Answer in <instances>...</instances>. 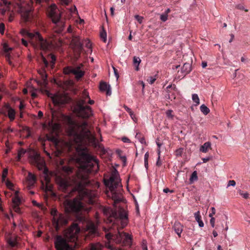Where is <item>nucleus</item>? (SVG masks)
Wrapping results in <instances>:
<instances>
[{
	"label": "nucleus",
	"mask_w": 250,
	"mask_h": 250,
	"mask_svg": "<svg viewBox=\"0 0 250 250\" xmlns=\"http://www.w3.org/2000/svg\"><path fill=\"white\" fill-rule=\"evenodd\" d=\"M82 158L81 169L75 171L70 167H64L63 169L66 175L56 177V183L64 192L71 195L74 192L78 193L79 198L66 200L64 206L66 213L75 217V219H89L87 215L91 208L90 205L95 202L96 192L85 188V186L90 183L89 173L97 172L99 169L98 161L94 156L83 152Z\"/></svg>",
	"instance_id": "f257e3e1"
},
{
	"label": "nucleus",
	"mask_w": 250,
	"mask_h": 250,
	"mask_svg": "<svg viewBox=\"0 0 250 250\" xmlns=\"http://www.w3.org/2000/svg\"><path fill=\"white\" fill-rule=\"evenodd\" d=\"M52 118L54 122L53 130H58L61 127V123L68 126L70 134L77 138L80 142L84 140L95 141V138L88 128L87 123L85 121L78 123L67 115L55 110H52Z\"/></svg>",
	"instance_id": "f03ea898"
},
{
	"label": "nucleus",
	"mask_w": 250,
	"mask_h": 250,
	"mask_svg": "<svg viewBox=\"0 0 250 250\" xmlns=\"http://www.w3.org/2000/svg\"><path fill=\"white\" fill-rule=\"evenodd\" d=\"M81 231L80 226L76 223L69 227L64 232V237L61 235H57L55 238L54 245L57 250H73L74 248L68 243L67 241L75 242L78 238Z\"/></svg>",
	"instance_id": "7ed1b4c3"
},
{
	"label": "nucleus",
	"mask_w": 250,
	"mask_h": 250,
	"mask_svg": "<svg viewBox=\"0 0 250 250\" xmlns=\"http://www.w3.org/2000/svg\"><path fill=\"white\" fill-rule=\"evenodd\" d=\"M105 185L108 188L109 190L106 192L107 196L111 198L114 206L123 200V194L118 187L120 186L121 180L119 174L112 173L109 179L104 180Z\"/></svg>",
	"instance_id": "20e7f679"
},
{
	"label": "nucleus",
	"mask_w": 250,
	"mask_h": 250,
	"mask_svg": "<svg viewBox=\"0 0 250 250\" xmlns=\"http://www.w3.org/2000/svg\"><path fill=\"white\" fill-rule=\"evenodd\" d=\"M21 33L22 36L28 38L34 47L39 48L44 51L48 50L51 48V43L44 39L39 32L30 33L27 30L22 29L21 31Z\"/></svg>",
	"instance_id": "39448f33"
},
{
	"label": "nucleus",
	"mask_w": 250,
	"mask_h": 250,
	"mask_svg": "<svg viewBox=\"0 0 250 250\" xmlns=\"http://www.w3.org/2000/svg\"><path fill=\"white\" fill-rule=\"evenodd\" d=\"M48 17L51 20L53 23L54 31L57 33H61L64 29L65 25V19L61 17L59 10L55 4L49 6L47 9Z\"/></svg>",
	"instance_id": "423d86ee"
},
{
	"label": "nucleus",
	"mask_w": 250,
	"mask_h": 250,
	"mask_svg": "<svg viewBox=\"0 0 250 250\" xmlns=\"http://www.w3.org/2000/svg\"><path fill=\"white\" fill-rule=\"evenodd\" d=\"M128 220H106L107 227H103V229L105 232L106 239L112 237L113 233L120 231V229L124 228L128 224Z\"/></svg>",
	"instance_id": "0eeeda50"
},
{
	"label": "nucleus",
	"mask_w": 250,
	"mask_h": 250,
	"mask_svg": "<svg viewBox=\"0 0 250 250\" xmlns=\"http://www.w3.org/2000/svg\"><path fill=\"white\" fill-rule=\"evenodd\" d=\"M51 140L54 141L55 143L56 148L55 153L57 157H60L64 154L70 153L75 148V147L70 142H59L54 137H52Z\"/></svg>",
	"instance_id": "6e6552de"
},
{
	"label": "nucleus",
	"mask_w": 250,
	"mask_h": 250,
	"mask_svg": "<svg viewBox=\"0 0 250 250\" xmlns=\"http://www.w3.org/2000/svg\"><path fill=\"white\" fill-rule=\"evenodd\" d=\"M116 233H113L112 237L110 239H107V240L113 239L117 244H121L123 246L131 247L132 242V237L131 235L127 233L124 231L117 232Z\"/></svg>",
	"instance_id": "1a4fd4ad"
},
{
	"label": "nucleus",
	"mask_w": 250,
	"mask_h": 250,
	"mask_svg": "<svg viewBox=\"0 0 250 250\" xmlns=\"http://www.w3.org/2000/svg\"><path fill=\"white\" fill-rule=\"evenodd\" d=\"M85 99L81 98L79 99L76 104V111L78 115L83 119L89 118L92 115L91 108L88 105H85Z\"/></svg>",
	"instance_id": "9d476101"
},
{
	"label": "nucleus",
	"mask_w": 250,
	"mask_h": 250,
	"mask_svg": "<svg viewBox=\"0 0 250 250\" xmlns=\"http://www.w3.org/2000/svg\"><path fill=\"white\" fill-rule=\"evenodd\" d=\"M31 159L38 169L43 171L44 180L47 183L49 182V175L50 174V172L47 167H46L44 161L41 159L40 155L36 153L31 156Z\"/></svg>",
	"instance_id": "9b49d317"
},
{
	"label": "nucleus",
	"mask_w": 250,
	"mask_h": 250,
	"mask_svg": "<svg viewBox=\"0 0 250 250\" xmlns=\"http://www.w3.org/2000/svg\"><path fill=\"white\" fill-rule=\"evenodd\" d=\"M103 213L109 218L114 217V219H128V214L126 210L123 208H119L117 211L113 210L110 208H104Z\"/></svg>",
	"instance_id": "f8f14e48"
},
{
	"label": "nucleus",
	"mask_w": 250,
	"mask_h": 250,
	"mask_svg": "<svg viewBox=\"0 0 250 250\" xmlns=\"http://www.w3.org/2000/svg\"><path fill=\"white\" fill-rule=\"evenodd\" d=\"M83 66L82 64L75 67L67 66L63 68V73L66 75L73 74L75 75L76 79L79 80L84 75V71L81 69Z\"/></svg>",
	"instance_id": "ddd939ff"
},
{
	"label": "nucleus",
	"mask_w": 250,
	"mask_h": 250,
	"mask_svg": "<svg viewBox=\"0 0 250 250\" xmlns=\"http://www.w3.org/2000/svg\"><path fill=\"white\" fill-rule=\"evenodd\" d=\"M19 12L21 15L22 20L24 22H32L34 20V16L32 7L30 6L25 7L21 6L19 7Z\"/></svg>",
	"instance_id": "4468645a"
},
{
	"label": "nucleus",
	"mask_w": 250,
	"mask_h": 250,
	"mask_svg": "<svg viewBox=\"0 0 250 250\" xmlns=\"http://www.w3.org/2000/svg\"><path fill=\"white\" fill-rule=\"evenodd\" d=\"M52 100L55 105L61 106L68 103L70 99L65 95L57 94L52 97Z\"/></svg>",
	"instance_id": "2eb2a0df"
},
{
	"label": "nucleus",
	"mask_w": 250,
	"mask_h": 250,
	"mask_svg": "<svg viewBox=\"0 0 250 250\" xmlns=\"http://www.w3.org/2000/svg\"><path fill=\"white\" fill-rule=\"evenodd\" d=\"M80 222H83V221L85 222L86 226L85 229L88 231L91 235H96L97 234V226L95 223L90 221L91 220H79Z\"/></svg>",
	"instance_id": "dca6fc26"
},
{
	"label": "nucleus",
	"mask_w": 250,
	"mask_h": 250,
	"mask_svg": "<svg viewBox=\"0 0 250 250\" xmlns=\"http://www.w3.org/2000/svg\"><path fill=\"white\" fill-rule=\"evenodd\" d=\"M71 43L74 45L76 51L79 56L83 49V43L78 37H74L72 40Z\"/></svg>",
	"instance_id": "f3484780"
},
{
	"label": "nucleus",
	"mask_w": 250,
	"mask_h": 250,
	"mask_svg": "<svg viewBox=\"0 0 250 250\" xmlns=\"http://www.w3.org/2000/svg\"><path fill=\"white\" fill-rule=\"evenodd\" d=\"M36 181V178L35 175L29 173L27 177V186L29 189L31 188L34 186Z\"/></svg>",
	"instance_id": "a211bd4d"
},
{
	"label": "nucleus",
	"mask_w": 250,
	"mask_h": 250,
	"mask_svg": "<svg viewBox=\"0 0 250 250\" xmlns=\"http://www.w3.org/2000/svg\"><path fill=\"white\" fill-rule=\"evenodd\" d=\"M173 229L178 236L180 237L181 234L183 231V226L182 224L178 221H176L174 223Z\"/></svg>",
	"instance_id": "6ab92c4d"
},
{
	"label": "nucleus",
	"mask_w": 250,
	"mask_h": 250,
	"mask_svg": "<svg viewBox=\"0 0 250 250\" xmlns=\"http://www.w3.org/2000/svg\"><path fill=\"white\" fill-rule=\"evenodd\" d=\"M100 89L102 91H106L107 95H110L111 94L110 86L105 82L100 83Z\"/></svg>",
	"instance_id": "aec40b11"
},
{
	"label": "nucleus",
	"mask_w": 250,
	"mask_h": 250,
	"mask_svg": "<svg viewBox=\"0 0 250 250\" xmlns=\"http://www.w3.org/2000/svg\"><path fill=\"white\" fill-rule=\"evenodd\" d=\"M8 109V117L11 121L14 120L15 118L16 112L9 105H7L6 106Z\"/></svg>",
	"instance_id": "412c9836"
},
{
	"label": "nucleus",
	"mask_w": 250,
	"mask_h": 250,
	"mask_svg": "<svg viewBox=\"0 0 250 250\" xmlns=\"http://www.w3.org/2000/svg\"><path fill=\"white\" fill-rule=\"evenodd\" d=\"M17 237L15 235H11L7 239V243L9 245L13 248L17 245Z\"/></svg>",
	"instance_id": "4be33fe9"
},
{
	"label": "nucleus",
	"mask_w": 250,
	"mask_h": 250,
	"mask_svg": "<svg viewBox=\"0 0 250 250\" xmlns=\"http://www.w3.org/2000/svg\"><path fill=\"white\" fill-rule=\"evenodd\" d=\"M53 225L54 226L56 229L58 230L61 227L60 224L62 223V221H63V223L64 225H66L67 223L68 220H52Z\"/></svg>",
	"instance_id": "5701e85b"
},
{
	"label": "nucleus",
	"mask_w": 250,
	"mask_h": 250,
	"mask_svg": "<svg viewBox=\"0 0 250 250\" xmlns=\"http://www.w3.org/2000/svg\"><path fill=\"white\" fill-rule=\"evenodd\" d=\"M191 70V65L189 63H184L181 69L182 72L185 73V74L189 73Z\"/></svg>",
	"instance_id": "b1692460"
},
{
	"label": "nucleus",
	"mask_w": 250,
	"mask_h": 250,
	"mask_svg": "<svg viewBox=\"0 0 250 250\" xmlns=\"http://www.w3.org/2000/svg\"><path fill=\"white\" fill-rule=\"evenodd\" d=\"M208 149H211V143L209 142H206L200 147V151L202 152L206 153Z\"/></svg>",
	"instance_id": "393cba45"
},
{
	"label": "nucleus",
	"mask_w": 250,
	"mask_h": 250,
	"mask_svg": "<svg viewBox=\"0 0 250 250\" xmlns=\"http://www.w3.org/2000/svg\"><path fill=\"white\" fill-rule=\"evenodd\" d=\"M103 247V246L98 243L93 244L91 245L90 250H102Z\"/></svg>",
	"instance_id": "a878e982"
},
{
	"label": "nucleus",
	"mask_w": 250,
	"mask_h": 250,
	"mask_svg": "<svg viewBox=\"0 0 250 250\" xmlns=\"http://www.w3.org/2000/svg\"><path fill=\"white\" fill-rule=\"evenodd\" d=\"M26 152V150L22 148H21L18 153V156L17 157V161H20L21 157H22L24 154Z\"/></svg>",
	"instance_id": "bb28decb"
},
{
	"label": "nucleus",
	"mask_w": 250,
	"mask_h": 250,
	"mask_svg": "<svg viewBox=\"0 0 250 250\" xmlns=\"http://www.w3.org/2000/svg\"><path fill=\"white\" fill-rule=\"evenodd\" d=\"M141 62V59L139 57H134L133 58V63L135 67V70L138 71L139 65Z\"/></svg>",
	"instance_id": "cd10ccee"
},
{
	"label": "nucleus",
	"mask_w": 250,
	"mask_h": 250,
	"mask_svg": "<svg viewBox=\"0 0 250 250\" xmlns=\"http://www.w3.org/2000/svg\"><path fill=\"white\" fill-rule=\"evenodd\" d=\"M198 180L197 172L196 171H194L191 174L190 177L189 181L190 184L193 183L194 181H196Z\"/></svg>",
	"instance_id": "c85d7f7f"
},
{
	"label": "nucleus",
	"mask_w": 250,
	"mask_h": 250,
	"mask_svg": "<svg viewBox=\"0 0 250 250\" xmlns=\"http://www.w3.org/2000/svg\"><path fill=\"white\" fill-rule=\"evenodd\" d=\"M201 111L205 115H207L210 111L209 109L205 104H202L200 106Z\"/></svg>",
	"instance_id": "c756f323"
},
{
	"label": "nucleus",
	"mask_w": 250,
	"mask_h": 250,
	"mask_svg": "<svg viewBox=\"0 0 250 250\" xmlns=\"http://www.w3.org/2000/svg\"><path fill=\"white\" fill-rule=\"evenodd\" d=\"M39 74L41 76L42 81L44 83H45L47 80V74L44 70H40L39 72Z\"/></svg>",
	"instance_id": "7c9ffc66"
},
{
	"label": "nucleus",
	"mask_w": 250,
	"mask_h": 250,
	"mask_svg": "<svg viewBox=\"0 0 250 250\" xmlns=\"http://www.w3.org/2000/svg\"><path fill=\"white\" fill-rule=\"evenodd\" d=\"M192 99L194 103H196V105L199 104H200V100L198 97V96L196 94H193L192 95Z\"/></svg>",
	"instance_id": "2f4dec72"
},
{
	"label": "nucleus",
	"mask_w": 250,
	"mask_h": 250,
	"mask_svg": "<svg viewBox=\"0 0 250 250\" xmlns=\"http://www.w3.org/2000/svg\"><path fill=\"white\" fill-rule=\"evenodd\" d=\"M105 247L107 248L109 250H121L118 248L111 244L110 242L105 244Z\"/></svg>",
	"instance_id": "473e14b6"
},
{
	"label": "nucleus",
	"mask_w": 250,
	"mask_h": 250,
	"mask_svg": "<svg viewBox=\"0 0 250 250\" xmlns=\"http://www.w3.org/2000/svg\"><path fill=\"white\" fill-rule=\"evenodd\" d=\"M11 1L10 0H0V5H4L6 6L7 7H9V6L11 4Z\"/></svg>",
	"instance_id": "72a5a7b5"
},
{
	"label": "nucleus",
	"mask_w": 250,
	"mask_h": 250,
	"mask_svg": "<svg viewBox=\"0 0 250 250\" xmlns=\"http://www.w3.org/2000/svg\"><path fill=\"white\" fill-rule=\"evenodd\" d=\"M116 153L118 155V156L120 157L121 160L125 163L126 162V157L125 156H122L121 155L122 151L121 150L118 149L116 150Z\"/></svg>",
	"instance_id": "f704fd0d"
},
{
	"label": "nucleus",
	"mask_w": 250,
	"mask_h": 250,
	"mask_svg": "<svg viewBox=\"0 0 250 250\" xmlns=\"http://www.w3.org/2000/svg\"><path fill=\"white\" fill-rule=\"evenodd\" d=\"M50 213L53 216V219H56L55 217H57L59 214L57 210L55 208H52L51 209Z\"/></svg>",
	"instance_id": "c9c22d12"
},
{
	"label": "nucleus",
	"mask_w": 250,
	"mask_h": 250,
	"mask_svg": "<svg viewBox=\"0 0 250 250\" xmlns=\"http://www.w3.org/2000/svg\"><path fill=\"white\" fill-rule=\"evenodd\" d=\"M100 37L102 40L104 42L106 41V33L105 30H103L100 33Z\"/></svg>",
	"instance_id": "e433bc0d"
},
{
	"label": "nucleus",
	"mask_w": 250,
	"mask_h": 250,
	"mask_svg": "<svg viewBox=\"0 0 250 250\" xmlns=\"http://www.w3.org/2000/svg\"><path fill=\"white\" fill-rule=\"evenodd\" d=\"M184 152L183 148H179L175 151V155L177 156H181Z\"/></svg>",
	"instance_id": "4c0bfd02"
},
{
	"label": "nucleus",
	"mask_w": 250,
	"mask_h": 250,
	"mask_svg": "<svg viewBox=\"0 0 250 250\" xmlns=\"http://www.w3.org/2000/svg\"><path fill=\"white\" fill-rule=\"evenodd\" d=\"M13 202L14 205H19L21 202V199L18 197H15L13 199Z\"/></svg>",
	"instance_id": "58836bf2"
},
{
	"label": "nucleus",
	"mask_w": 250,
	"mask_h": 250,
	"mask_svg": "<svg viewBox=\"0 0 250 250\" xmlns=\"http://www.w3.org/2000/svg\"><path fill=\"white\" fill-rule=\"evenodd\" d=\"M83 43V44H85V46L87 48L90 49L91 48V44L89 40H85Z\"/></svg>",
	"instance_id": "ea45409f"
},
{
	"label": "nucleus",
	"mask_w": 250,
	"mask_h": 250,
	"mask_svg": "<svg viewBox=\"0 0 250 250\" xmlns=\"http://www.w3.org/2000/svg\"><path fill=\"white\" fill-rule=\"evenodd\" d=\"M239 193V194L243 196V197L245 199H248L249 197V194L247 192L243 193V191L240 190Z\"/></svg>",
	"instance_id": "a19ab883"
},
{
	"label": "nucleus",
	"mask_w": 250,
	"mask_h": 250,
	"mask_svg": "<svg viewBox=\"0 0 250 250\" xmlns=\"http://www.w3.org/2000/svg\"><path fill=\"white\" fill-rule=\"evenodd\" d=\"M236 8L238 9L244 10L245 12H248V10L247 9H245L244 6L243 4H239L236 6Z\"/></svg>",
	"instance_id": "79ce46f5"
},
{
	"label": "nucleus",
	"mask_w": 250,
	"mask_h": 250,
	"mask_svg": "<svg viewBox=\"0 0 250 250\" xmlns=\"http://www.w3.org/2000/svg\"><path fill=\"white\" fill-rule=\"evenodd\" d=\"M82 98L84 99H86V98L90 99L88 93L86 90L83 91Z\"/></svg>",
	"instance_id": "37998d69"
},
{
	"label": "nucleus",
	"mask_w": 250,
	"mask_h": 250,
	"mask_svg": "<svg viewBox=\"0 0 250 250\" xmlns=\"http://www.w3.org/2000/svg\"><path fill=\"white\" fill-rule=\"evenodd\" d=\"M50 58L51 65L52 66H53L54 65L56 62V57L54 55L51 54L50 55Z\"/></svg>",
	"instance_id": "c03bdc74"
},
{
	"label": "nucleus",
	"mask_w": 250,
	"mask_h": 250,
	"mask_svg": "<svg viewBox=\"0 0 250 250\" xmlns=\"http://www.w3.org/2000/svg\"><path fill=\"white\" fill-rule=\"evenodd\" d=\"M13 210L18 213H20L21 212V209L19 205H13Z\"/></svg>",
	"instance_id": "a18cd8bd"
},
{
	"label": "nucleus",
	"mask_w": 250,
	"mask_h": 250,
	"mask_svg": "<svg viewBox=\"0 0 250 250\" xmlns=\"http://www.w3.org/2000/svg\"><path fill=\"white\" fill-rule=\"evenodd\" d=\"M135 18L139 22V23H142L144 19L143 17L140 16L139 15H135Z\"/></svg>",
	"instance_id": "49530a36"
},
{
	"label": "nucleus",
	"mask_w": 250,
	"mask_h": 250,
	"mask_svg": "<svg viewBox=\"0 0 250 250\" xmlns=\"http://www.w3.org/2000/svg\"><path fill=\"white\" fill-rule=\"evenodd\" d=\"M4 30H5L4 24L3 23H0V33L1 34H3Z\"/></svg>",
	"instance_id": "de8ad7c7"
},
{
	"label": "nucleus",
	"mask_w": 250,
	"mask_h": 250,
	"mask_svg": "<svg viewBox=\"0 0 250 250\" xmlns=\"http://www.w3.org/2000/svg\"><path fill=\"white\" fill-rule=\"evenodd\" d=\"M6 61L8 62V63L10 65H12V62L10 61V53H8L7 54H5V55Z\"/></svg>",
	"instance_id": "09e8293b"
},
{
	"label": "nucleus",
	"mask_w": 250,
	"mask_h": 250,
	"mask_svg": "<svg viewBox=\"0 0 250 250\" xmlns=\"http://www.w3.org/2000/svg\"><path fill=\"white\" fill-rule=\"evenodd\" d=\"M30 2H31V4H33L34 3H36V4H41L43 1V0H29Z\"/></svg>",
	"instance_id": "8fccbe9b"
},
{
	"label": "nucleus",
	"mask_w": 250,
	"mask_h": 250,
	"mask_svg": "<svg viewBox=\"0 0 250 250\" xmlns=\"http://www.w3.org/2000/svg\"><path fill=\"white\" fill-rule=\"evenodd\" d=\"M167 17L168 16H167L166 14H163L160 16V19L161 21L165 22L167 20Z\"/></svg>",
	"instance_id": "3c124183"
},
{
	"label": "nucleus",
	"mask_w": 250,
	"mask_h": 250,
	"mask_svg": "<svg viewBox=\"0 0 250 250\" xmlns=\"http://www.w3.org/2000/svg\"><path fill=\"white\" fill-rule=\"evenodd\" d=\"M124 108L126 111H127L129 113L130 116L133 115V112L132 111L130 108H129V107L125 105L124 106Z\"/></svg>",
	"instance_id": "603ef678"
},
{
	"label": "nucleus",
	"mask_w": 250,
	"mask_h": 250,
	"mask_svg": "<svg viewBox=\"0 0 250 250\" xmlns=\"http://www.w3.org/2000/svg\"><path fill=\"white\" fill-rule=\"evenodd\" d=\"M155 81L156 78H153L152 77H149L147 80V81L150 84L153 83Z\"/></svg>",
	"instance_id": "864d4df0"
},
{
	"label": "nucleus",
	"mask_w": 250,
	"mask_h": 250,
	"mask_svg": "<svg viewBox=\"0 0 250 250\" xmlns=\"http://www.w3.org/2000/svg\"><path fill=\"white\" fill-rule=\"evenodd\" d=\"M4 50L5 52V54H7L8 53H9V52L12 50V48L8 47L7 46H4Z\"/></svg>",
	"instance_id": "5fc2aeb1"
},
{
	"label": "nucleus",
	"mask_w": 250,
	"mask_h": 250,
	"mask_svg": "<svg viewBox=\"0 0 250 250\" xmlns=\"http://www.w3.org/2000/svg\"><path fill=\"white\" fill-rule=\"evenodd\" d=\"M172 111L171 110H168L166 112V115L168 118H172L173 115L172 114Z\"/></svg>",
	"instance_id": "6e6d98bb"
},
{
	"label": "nucleus",
	"mask_w": 250,
	"mask_h": 250,
	"mask_svg": "<svg viewBox=\"0 0 250 250\" xmlns=\"http://www.w3.org/2000/svg\"><path fill=\"white\" fill-rule=\"evenodd\" d=\"M236 185V183L235 182V181L234 180H229V183H228V186L229 187V186H235Z\"/></svg>",
	"instance_id": "4d7b16f0"
},
{
	"label": "nucleus",
	"mask_w": 250,
	"mask_h": 250,
	"mask_svg": "<svg viewBox=\"0 0 250 250\" xmlns=\"http://www.w3.org/2000/svg\"><path fill=\"white\" fill-rule=\"evenodd\" d=\"M156 166H157L158 167H160L162 165V162L160 161V156H159L158 157V159H157V161L156 162Z\"/></svg>",
	"instance_id": "13d9d810"
},
{
	"label": "nucleus",
	"mask_w": 250,
	"mask_h": 250,
	"mask_svg": "<svg viewBox=\"0 0 250 250\" xmlns=\"http://www.w3.org/2000/svg\"><path fill=\"white\" fill-rule=\"evenodd\" d=\"M211 209L212 212H211V213H210L209 214L208 216L209 217L211 218V219H214V218L212 217V216L215 214V209L214 208H211Z\"/></svg>",
	"instance_id": "bf43d9fd"
},
{
	"label": "nucleus",
	"mask_w": 250,
	"mask_h": 250,
	"mask_svg": "<svg viewBox=\"0 0 250 250\" xmlns=\"http://www.w3.org/2000/svg\"><path fill=\"white\" fill-rule=\"evenodd\" d=\"M7 173H8V170L7 169H4L3 171L2 178L3 179H4L6 178V177L7 176Z\"/></svg>",
	"instance_id": "052dcab7"
},
{
	"label": "nucleus",
	"mask_w": 250,
	"mask_h": 250,
	"mask_svg": "<svg viewBox=\"0 0 250 250\" xmlns=\"http://www.w3.org/2000/svg\"><path fill=\"white\" fill-rule=\"evenodd\" d=\"M194 216L195 219H200L201 216L200 215L199 211H197L194 213Z\"/></svg>",
	"instance_id": "680f3d73"
},
{
	"label": "nucleus",
	"mask_w": 250,
	"mask_h": 250,
	"mask_svg": "<svg viewBox=\"0 0 250 250\" xmlns=\"http://www.w3.org/2000/svg\"><path fill=\"white\" fill-rule=\"evenodd\" d=\"M113 69H114V74H115V75L117 78V79H118V78L119 77V74L118 73V70L117 69H116L115 67H113Z\"/></svg>",
	"instance_id": "e2e57ef3"
},
{
	"label": "nucleus",
	"mask_w": 250,
	"mask_h": 250,
	"mask_svg": "<svg viewBox=\"0 0 250 250\" xmlns=\"http://www.w3.org/2000/svg\"><path fill=\"white\" fill-rule=\"evenodd\" d=\"M21 42L23 45H24L25 46H27L28 45V42L27 41L25 40L22 39Z\"/></svg>",
	"instance_id": "0e129e2a"
},
{
	"label": "nucleus",
	"mask_w": 250,
	"mask_h": 250,
	"mask_svg": "<svg viewBox=\"0 0 250 250\" xmlns=\"http://www.w3.org/2000/svg\"><path fill=\"white\" fill-rule=\"evenodd\" d=\"M196 221L198 223L200 227H203L204 226V224L202 220H196Z\"/></svg>",
	"instance_id": "69168bd1"
},
{
	"label": "nucleus",
	"mask_w": 250,
	"mask_h": 250,
	"mask_svg": "<svg viewBox=\"0 0 250 250\" xmlns=\"http://www.w3.org/2000/svg\"><path fill=\"white\" fill-rule=\"evenodd\" d=\"M163 191L165 192V193H168V192H170L171 193H173V190H170L169 188H164L163 189Z\"/></svg>",
	"instance_id": "338daca9"
},
{
	"label": "nucleus",
	"mask_w": 250,
	"mask_h": 250,
	"mask_svg": "<svg viewBox=\"0 0 250 250\" xmlns=\"http://www.w3.org/2000/svg\"><path fill=\"white\" fill-rule=\"evenodd\" d=\"M24 108V105L22 103V102H21L20 104L19 105V108H20V111H21L22 110V109H23Z\"/></svg>",
	"instance_id": "774afa93"
}]
</instances>
